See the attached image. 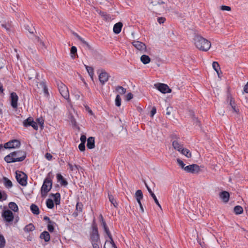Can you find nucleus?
Listing matches in <instances>:
<instances>
[{
	"instance_id": "obj_8",
	"label": "nucleus",
	"mask_w": 248,
	"mask_h": 248,
	"mask_svg": "<svg viewBox=\"0 0 248 248\" xmlns=\"http://www.w3.org/2000/svg\"><path fill=\"white\" fill-rule=\"evenodd\" d=\"M227 101L228 103H229V105L232 108V112L235 113L237 114H239V109L237 107L234 98H232L231 95H228L227 97Z\"/></svg>"
},
{
	"instance_id": "obj_64",
	"label": "nucleus",
	"mask_w": 248,
	"mask_h": 248,
	"mask_svg": "<svg viewBox=\"0 0 248 248\" xmlns=\"http://www.w3.org/2000/svg\"><path fill=\"white\" fill-rule=\"evenodd\" d=\"M109 238V239H110V240H111V241L112 242V245H112V247L113 248H117V247H116V245H115V244L114 243V241H113V240L112 237H111Z\"/></svg>"
},
{
	"instance_id": "obj_33",
	"label": "nucleus",
	"mask_w": 248,
	"mask_h": 248,
	"mask_svg": "<svg viewBox=\"0 0 248 248\" xmlns=\"http://www.w3.org/2000/svg\"><path fill=\"white\" fill-rule=\"evenodd\" d=\"M46 206L49 209H52L54 207V202L52 200L48 199L46 202Z\"/></svg>"
},
{
	"instance_id": "obj_54",
	"label": "nucleus",
	"mask_w": 248,
	"mask_h": 248,
	"mask_svg": "<svg viewBox=\"0 0 248 248\" xmlns=\"http://www.w3.org/2000/svg\"><path fill=\"white\" fill-rule=\"evenodd\" d=\"M133 95L132 93H127L126 95V100L127 101L130 100L132 98H133Z\"/></svg>"
},
{
	"instance_id": "obj_16",
	"label": "nucleus",
	"mask_w": 248,
	"mask_h": 248,
	"mask_svg": "<svg viewBox=\"0 0 248 248\" xmlns=\"http://www.w3.org/2000/svg\"><path fill=\"white\" fill-rule=\"evenodd\" d=\"M219 198L225 203L229 200L230 194L228 192L224 191L219 193Z\"/></svg>"
},
{
	"instance_id": "obj_36",
	"label": "nucleus",
	"mask_w": 248,
	"mask_h": 248,
	"mask_svg": "<svg viewBox=\"0 0 248 248\" xmlns=\"http://www.w3.org/2000/svg\"><path fill=\"white\" fill-rule=\"evenodd\" d=\"M136 199H142L143 194L141 190H138L135 193Z\"/></svg>"
},
{
	"instance_id": "obj_26",
	"label": "nucleus",
	"mask_w": 248,
	"mask_h": 248,
	"mask_svg": "<svg viewBox=\"0 0 248 248\" xmlns=\"http://www.w3.org/2000/svg\"><path fill=\"white\" fill-rule=\"evenodd\" d=\"M9 208L13 211L14 212H17L18 210V208L17 204L14 202H10L9 204Z\"/></svg>"
},
{
	"instance_id": "obj_43",
	"label": "nucleus",
	"mask_w": 248,
	"mask_h": 248,
	"mask_svg": "<svg viewBox=\"0 0 248 248\" xmlns=\"http://www.w3.org/2000/svg\"><path fill=\"white\" fill-rule=\"evenodd\" d=\"M77 51V47L76 46H72V47L71 48L70 53H71V57L73 59H74L75 58V55H74L75 53H76Z\"/></svg>"
},
{
	"instance_id": "obj_57",
	"label": "nucleus",
	"mask_w": 248,
	"mask_h": 248,
	"mask_svg": "<svg viewBox=\"0 0 248 248\" xmlns=\"http://www.w3.org/2000/svg\"><path fill=\"white\" fill-rule=\"evenodd\" d=\"M60 183L62 185L66 186L68 184L67 182L63 178L61 181Z\"/></svg>"
},
{
	"instance_id": "obj_53",
	"label": "nucleus",
	"mask_w": 248,
	"mask_h": 248,
	"mask_svg": "<svg viewBox=\"0 0 248 248\" xmlns=\"http://www.w3.org/2000/svg\"><path fill=\"white\" fill-rule=\"evenodd\" d=\"M156 112V108L155 107H154L152 108V110L151 111V116L152 117H153L154 115L155 114Z\"/></svg>"
},
{
	"instance_id": "obj_15",
	"label": "nucleus",
	"mask_w": 248,
	"mask_h": 248,
	"mask_svg": "<svg viewBox=\"0 0 248 248\" xmlns=\"http://www.w3.org/2000/svg\"><path fill=\"white\" fill-rule=\"evenodd\" d=\"M108 74L105 71H102L101 73L99 74V79L100 82L102 84H104L108 80Z\"/></svg>"
},
{
	"instance_id": "obj_49",
	"label": "nucleus",
	"mask_w": 248,
	"mask_h": 248,
	"mask_svg": "<svg viewBox=\"0 0 248 248\" xmlns=\"http://www.w3.org/2000/svg\"><path fill=\"white\" fill-rule=\"evenodd\" d=\"M78 148L81 151H84L85 150V143H80L78 145Z\"/></svg>"
},
{
	"instance_id": "obj_23",
	"label": "nucleus",
	"mask_w": 248,
	"mask_h": 248,
	"mask_svg": "<svg viewBox=\"0 0 248 248\" xmlns=\"http://www.w3.org/2000/svg\"><path fill=\"white\" fill-rule=\"evenodd\" d=\"M140 61L143 64H146L150 62L151 59L148 55H143L140 57Z\"/></svg>"
},
{
	"instance_id": "obj_30",
	"label": "nucleus",
	"mask_w": 248,
	"mask_h": 248,
	"mask_svg": "<svg viewBox=\"0 0 248 248\" xmlns=\"http://www.w3.org/2000/svg\"><path fill=\"white\" fill-rule=\"evenodd\" d=\"M38 86H39V88H41L42 89V90L45 93H48L46 86L44 82H43V81L40 82L39 83Z\"/></svg>"
},
{
	"instance_id": "obj_31",
	"label": "nucleus",
	"mask_w": 248,
	"mask_h": 248,
	"mask_svg": "<svg viewBox=\"0 0 248 248\" xmlns=\"http://www.w3.org/2000/svg\"><path fill=\"white\" fill-rule=\"evenodd\" d=\"M108 199H109V201L113 205V206L115 207H117V206L118 205V203L117 202L115 199L114 198V197L112 195L109 194V193H108Z\"/></svg>"
},
{
	"instance_id": "obj_6",
	"label": "nucleus",
	"mask_w": 248,
	"mask_h": 248,
	"mask_svg": "<svg viewBox=\"0 0 248 248\" xmlns=\"http://www.w3.org/2000/svg\"><path fill=\"white\" fill-rule=\"evenodd\" d=\"M16 179L17 181L22 186H26L27 184V175L23 172L22 171H17L16 172Z\"/></svg>"
},
{
	"instance_id": "obj_44",
	"label": "nucleus",
	"mask_w": 248,
	"mask_h": 248,
	"mask_svg": "<svg viewBox=\"0 0 248 248\" xmlns=\"http://www.w3.org/2000/svg\"><path fill=\"white\" fill-rule=\"evenodd\" d=\"M177 162L178 164L179 165V166L181 167V168H182L183 169H184L185 170V168L186 167H185V164H184L183 161L182 160H181L180 159L177 158Z\"/></svg>"
},
{
	"instance_id": "obj_37",
	"label": "nucleus",
	"mask_w": 248,
	"mask_h": 248,
	"mask_svg": "<svg viewBox=\"0 0 248 248\" xmlns=\"http://www.w3.org/2000/svg\"><path fill=\"white\" fill-rule=\"evenodd\" d=\"M5 240L2 235H0V248H3L5 246Z\"/></svg>"
},
{
	"instance_id": "obj_14",
	"label": "nucleus",
	"mask_w": 248,
	"mask_h": 248,
	"mask_svg": "<svg viewBox=\"0 0 248 248\" xmlns=\"http://www.w3.org/2000/svg\"><path fill=\"white\" fill-rule=\"evenodd\" d=\"M10 100L11 105L14 108H17V101L18 100V96L17 94L15 92H12L10 93Z\"/></svg>"
},
{
	"instance_id": "obj_4",
	"label": "nucleus",
	"mask_w": 248,
	"mask_h": 248,
	"mask_svg": "<svg viewBox=\"0 0 248 248\" xmlns=\"http://www.w3.org/2000/svg\"><path fill=\"white\" fill-rule=\"evenodd\" d=\"M90 240L91 243L100 242L98 228L94 222L92 225V232L90 235Z\"/></svg>"
},
{
	"instance_id": "obj_59",
	"label": "nucleus",
	"mask_w": 248,
	"mask_h": 248,
	"mask_svg": "<svg viewBox=\"0 0 248 248\" xmlns=\"http://www.w3.org/2000/svg\"><path fill=\"white\" fill-rule=\"evenodd\" d=\"M157 21L160 24L163 23L165 21V18L163 17H159L158 18Z\"/></svg>"
},
{
	"instance_id": "obj_55",
	"label": "nucleus",
	"mask_w": 248,
	"mask_h": 248,
	"mask_svg": "<svg viewBox=\"0 0 248 248\" xmlns=\"http://www.w3.org/2000/svg\"><path fill=\"white\" fill-rule=\"evenodd\" d=\"M93 248H100L99 244L100 242H93L91 243Z\"/></svg>"
},
{
	"instance_id": "obj_5",
	"label": "nucleus",
	"mask_w": 248,
	"mask_h": 248,
	"mask_svg": "<svg viewBox=\"0 0 248 248\" xmlns=\"http://www.w3.org/2000/svg\"><path fill=\"white\" fill-rule=\"evenodd\" d=\"M58 88L62 96L66 100H69V93L67 87L62 82L57 84Z\"/></svg>"
},
{
	"instance_id": "obj_42",
	"label": "nucleus",
	"mask_w": 248,
	"mask_h": 248,
	"mask_svg": "<svg viewBox=\"0 0 248 248\" xmlns=\"http://www.w3.org/2000/svg\"><path fill=\"white\" fill-rule=\"evenodd\" d=\"M121 104V99L120 97V96L118 94L116 95V98H115V105L117 107H120Z\"/></svg>"
},
{
	"instance_id": "obj_22",
	"label": "nucleus",
	"mask_w": 248,
	"mask_h": 248,
	"mask_svg": "<svg viewBox=\"0 0 248 248\" xmlns=\"http://www.w3.org/2000/svg\"><path fill=\"white\" fill-rule=\"evenodd\" d=\"M172 146L175 149L177 150L179 152H180L183 149L182 145L180 144L177 140H174L173 141Z\"/></svg>"
},
{
	"instance_id": "obj_24",
	"label": "nucleus",
	"mask_w": 248,
	"mask_h": 248,
	"mask_svg": "<svg viewBox=\"0 0 248 248\" xmlns=\"http://www.w3.org/2000/svg\"><path fill=\"white\" fill-rule=\"evenodd\" d=\"M3 182L5 187L7 188H11L13 186L11 180L7 178L4 177L3 178Z\"/></svg>"
},
{
	"instance_id": "obj_11",
	"label": "nucleus",
	"mask_w": 248,
	"mask_h": 248,
	"mask_svg": "<svg viewBox=\"0 0 248 248\" xmlns=\"http://www.w3.org/2000/svg\"><path fill=\"white\" fill-rule=\"evenodd\" d=\"M185 170L188 173H196L200 171L199 166L195 164L186 166Z\"/></svg>"
},
{
	"instance_id": "obj_62",
	"label": "nucleus",
	"mask_w": 248,
	"mask_h": 248,
	"mask_svg": "<svg viewBox=\"0 0 248 248\" xmlns=\"http://www.w3.org/2000/svg\"><path fill=\"white\" fill-rule=\"evenodd\" d=\"M244 91L246 93H248V82H247V83L245 85L244 87Z\"/></svg>"
},
{
	"instance_id": "obj_10",
	"label": "nucleus",
	"mask_w": 248,
	"mask_h": 248,
	"mask_svg": "<svg viewBox=\"0 0 248 248\" xmlns=\"http://www.w3.org/2000/svg\"><path fill=\"white\" fill-rule=\"evenodd\" d=\"M23 125L25 127H28L31 126L34 129L37 130L38 129V125L36 122L33 121L32 117H29L25 120L23 122Z\"/></svg>"
},
{
	"instance_id": "obj_39",
	"label": "nucleus",
	"mask_w": 248,
	"mask_h": 248,
	"mask_svg": "<svg viewBox=\"0 0 248 248\" xmlns=\"http://www.w3.org/2000/svg\"><path fill=\"white\" fill-rule=\"evenodd\" d=\"M68 165L69 166V169H70V170L71 171L78 170L79 167H80L78 165H73L72 164H71L70 163H68Z\"/></svg>"
},
{
	"instance_id": "obj_12",
	"label": "nucleus",
	"mask_w": 248,
	"mask_h": 248,
	"mask_svg": "<svg viewBox=\"0 0 248 248\" xmlns=\"http://www.w3.org/2000/svg\"><path fill=\"white\" fill-rule=\"evenodd\" d=\"M156 89H157L160 92L163 93H170L171 91L169 86L165 84L158 83L155 85Z\"/></svg>"
},
{
	"instance_id": "obj_13",
	"label": "nucleus",
	"mask_w": 248,
	"mask_h": 248,
	"mask_svg": "<svg viewBox=\"0 0 248 248\" xmlns=\"http://www.w3.org/2000/svg\"><path fill=\"white\" fill-rule=\"evenodd\" d=\"M132 45L138 50L145 52L146 51V46L143 43L139 41H134L132 42Z\"/></svg>"
},
{
	"instance_id": "obj_3",
	"label": "nucleus",
	"mask_w": 248,
	"mask_h": 248,
	"mask_svg": "<svg viewBox=\"0 0 248 248\" xmlns=\"http://www.w3.org/2000/svg\"><path fill=\"white\" fill-rule=\"evenodd\" d=\"M51 173V172L48 173L41 187V194L43 197L46 196L52 187V182L50 177Z\"/></svg>"
},
{
	"instance_id": "obj_32",
	"label": "nucleus",
	"mask_w": 248,
	"mask_h": 248,
	"mask_svg": "<svg viewBox=\"0 0 248 248\" xmlns=\"http://www.w3.org/2000/svg\"><path fill=\"white\" fill-rule=\"evenodd\" d=\"M116 91L121 94H124L126 93V89L120 86H118L116 87Z\"/></svg>"
},
{
	"instance_id": "obj_29",
	"label": "nucleus",
	"mask_w": 248,
	"mask_h": 248,
	"mask_svg": "<svg viewBox=\"0 0 248 248\" xmlns=\"http://www.w3.org/2000/svg\"><path fill=\"white\" fill-rule=\"evenodd\" d=\"M85 66L89 76H90L92 79L93 80V76L94 74L93 68L92 67L86 65H85Z\"/></svg>"
},
{
	"instance_id": "obj_47",
	"label": "nucleus",
	"mask_w": 248,
	"mask_h": 248,
	"mask_svg": "<svg viewBox=\"0 0 248 248\" xmlns=\"http://www.w3.org/2000/svg\"><path fill=\"white\" fill-rule=\"evenodd\" d=\"M100 219H101V224H102V225L103 228H105V227H107V224L106 223L105 221L103 219V216H102V215H100Z\"/></svg>"
},
{
	"instance_id": "obj_34",
	"label": "nucleus",
	"mask_w": 248,
	"mask_h": 248,
	"mask_svg": "<svg viewBox=\"0 0 248 248\" xmlns=\"http://www.w3.org/2000/svg\"><path fill=\"white\" fill-rule=\"evenodd\" d=\"M212 66L214 70L217 72V74L219 75V71H220V68L218 62H214L212 63Z\"/></svg>"
},
{
	"instance_id": "obj_58",
	"label": "nucleus",
	"mask_w": 248,
	"mask_h": 248,
	"mask_svg": "<svg viewBox=\"0 0 248 248\" xmlns=\"http://www.w3.org/2000/svg\"><path fill=\"white\" fill-rule=\"evenodd\" d=\"M57 178L58 181L60 182V181L62 179H63V177L61 174L58 173L57 174Z\"/></svg>"
},
{
	"instance_id": "obj_7",
	"label": "nucleus",
	"mask_w": 248,
	"mask_h": 248,
	"mask_svg": "<svg viewBox=\"0 0 248 248\" xmlns=\"http://www.w3.org/2000/svg\"><path fill=\"white\" fill-rule=\"evenodd\" d=\"M1 216L3 219L7 222H10L13 221L14 216L13 212L8 209L3 210Z\"/></svg>"
},
{
	"instance_id": "obj_45",
	"label": "nucleus",
	"mask_w": 248,
	"mask_h": 248,
	"mask_svg": "<svg viewBox=\"0 0 248 248\" xmlns=\"http://www.w3.org/2000/svg\"><path fill=\"white\" fill-rule=\"evenodd\" d=\"M37 122L38 124L40 125L41 127V128H43V124H44V120L42 118H38L37 119Z\"/></svg>"
},
{
	"instance_id": "obj_60",
	"label": "nucleus",
	"mask_w": 248,
	"mask_h": 248,
	"mask_svg": "<svg viewBox=\"0 0 248 248\" xmlns=\"http://www.w3.org/2000/svg\"><path fill=\"white\" fill-rule=\"evenodd\" d=\"M193 121H194V123L196 124V125H198L199 126H200V121L198 120L197 118L194 117Z\"/></svg>"
},
{
	"instance_id": "obj_28",
	"label": "nucleus",
	"mask_w": 248,
	"mask_h": 248,
	"mask_svg": "<svg viewBox=\"0 0 248 248\" xmlns=\"http://www.w3.org/2000/svg\"><path fill=\"white\" fill-rule=\"evenodd\" d=\"M34 225L32 223H30L25 227L24 230L25 232H30L34 231Z\"/></svg>"
},
{
	"instance_id": "obj_27",
	"label": "nucleus",
	"mask_w": 248,
	"mask_h": 248,
	"mask_svg": "<svg viewBox=\"0 0 248 248\" xmlns=\"http://www.w3.org/2000/svg\"><path fill=\"white\" fill-rule=\"evenodd\" d=\"M233 211L236 215H240L243 213V209L240 205L235 206L234 207Z\"/></svg>"
},
{
	"instance_id": "obj_25",
	"label": "nucleus",
	"mask_w": 248,
	"mask_h": 248,
	"mask_svg": "<svg viewBox=\"0 0 248 248\" xmlns=\"http://www.w3.org/2000/svg\"><path fill=\"white\" fill-rule=\"evenodd\" d=\"M30 209L32 213L34 215H37L40 213L38 207L34 204H32L31 205Z\"/></svg>"
},
{
	"instance_id": "obj_46",
	"label": "nucleus",
	"mask_w": 248,
	"mask_h": 248,
	"mask_svg": "<svg viewBox=\"0 0 248 248\" xmlns=\"http://www.w3.org/2000/svg\"><path fill=\"white\" fill-rule=\"evenodd\" d=\"M220 9L223 11H230L231 10V8L228 6L223 5L221 6Z\"/></svg>"
},
{
	"instance_id": "obj_1",
	"label": "nucleus",
	"mask_w": 248,
	"mask_h": 248,
	"mask_svg": "<svg viewBox=\"0 0 248 248\" xmlns=\"http://www.w3.org/2000/svg\"><path fill=\"white\" fill-rule=\"evenodd\" d=\"M193 41L196 47L201 51H207L211 46V43L209 40L200 35H195Z\"/></svg>"
},
{
	"instance_id": "obj_52",
	"label": "nucleus",
	"mask_w": 248,
	"mask_h": 248,
	"mask_svg": "<svg viewBox=\"0 0 248 248\" xmlns=\"http://www.w3.org/2000/svg\"><path fill=\"white\" fill-rule=\"evenodd\" d=\"M151 3L153 4V5L157 6L158 8L161 6V5L162 4H164L165 3V2L162 1H158L157 2V4H156V3H154L153 2H152Z\"/></svg>"
},
{
	"instance_id": "obj_56",
	"label": "nucleus",
	"mask_w": 248,
	"mask_h": 248,
	"mask_svg": "<svg viewBox=\"0 0 248 248\" xmlns=\"http://www.w3.org/2000/svg\"><path fill=\"white\" fill-rule=\"evenodd\" d=\"M46 157L48 160H50L52 158V155L50 153H46L45 155Z\"/></svg>"
},
{
	"instance_id": "obj_63",
	"label": "nucleus",
	"mask_w": 248,
	"mask_h": 248,
	"mask_svg": "<svg viewBox=\"0 0 248 248\" xmlns=\"http://www.w3.org/2000/svg\"><path fill=\"white\" fill-rule=\"evenodd\" d=\"M152 197L153 198L155 203V202H157L158 201L156 197L155 196V194L154 193H152V195H151Z\"/></svg>"
},
{
	"instance_id": "obj_9",
	"label": "nucleus",
	"mask_w": 248,
	"mask_h": 248,
	"mask_svg": "<svg viewBox=\"0 0 248 248\" xmlns=\"http://www.w3.org/2000/svg\"><path fill=\"white\" fill-rule=\"evenodd\" d=\"M20 145V142L18 140H14L5 143L3 147L5 149H11L18 148Z\"/></svg>"
},
{
	"instance_id": "obj_41",
	"label": "nucleus",
	"mask_w": 248,
	"mask_h": 248,
	"mask_svg": "<svg viewBox=\"0 0 248 248\" xmlns=\"http://www.w3.org/2000/svg\"><path fill=\"white\" fill-rule=\"evenodd\" d=\"M54 223V222L50 221V223H48V224L47 225V230L49 231V232H53L54 230V228L53 227Z\"/></svg>"
},
{
	"instance_id": "obj_21",
	"label": "nucleus",
	"mask_w": 248,
	"mask_h": 248,
	"mask_svg": "<svg viewBox=\"0 0 248 248\" xmlns=\"http://www.w3.org/2000/svg\"><path fill=\"white\" fill-rule=\"evenodd\" d=\"M51 195L54 198V201L56 205H59L60 203L61 195L59 193L55 194H51Z\"/></svg>"
},
{
	"instance_id": "obj_48",
	"label": "nucleus",
	"mask_w": 248,
	"mask_h": 248,
	"mask_svg": "<svg viewBox=\"0 0 248 248\" xmlns=\"http://www.w3.org/2000/svg\"><path fill=\"white\" fill-rule=\"evenodd\" d=\"M104 230L109 238H110L112 237L111 234L108 227L104 228Z\"/></svg>"
},
{
	"instance_id": "obj_18",
	"label": "nucleus",
	"mask_w": 248,
	"mask_h": 248,
	"mask_svg": "<svg viewBox=\"0 0 248 248\" xmlns=\"http://www.w3.org/2000/svg\"><path fill=\"white\" fill-rule=\"evenodd\" d=\"M82 208H83V204L81 202H77L76 205V211L75 212L73 215L74 217H76L78 216V213H81L82 211Z\"/></svg>"
},
{
	"instance_id": "obj_61",
	"label": "nucleus",
	"mask_w": 248,
	"mask_h": 248,
	"mask_svg": "<svg viewBox=\"0 0 248 248\" xmlns=\"http://www.w3.org/2000/svg\"><path fill=\"white\" fill-rule=\"evenodd\" d=\"M145 186H146L148 192H149V193L150 194V195L151 196L152 194L154 193L152 192L151 189L149 187V186L147 185V184L146 183H145Z\"/></svg>"
},
{
	"instance_id": "obj_35",
	"label": "nucleus",
	"mask_w": 248,
	"mask_h": 248,
	"mask_svg": "<svg viewBox=\"0 0 248 248\" xmlns=\"http://www.w3.org/2000/svg\"><path fill=\"white\" fill-rule=\"evenodd\" d=\"M182 154L186 156L187 157L189 158L191 156V153L189 150L187 149H183L181 151Z\"/></svg>"
},
{
	"instance_id": "obj_2",
	"label": "nucleus",
	"mask_w": 248,
	"mask_h": 248,
	"mask_svg": "<svg viewBox=\"0 0 248 248\" xmlns=\"http://www.w3.org/2000/svg\"><path fill=\"white\" fill-rule=\"evenodd\" d=\"M26 157V153L23 151H16L10 153L4 157V160L8 163L21 162L23 161Z\"/></svg>"
},
{
	"instance_id": "obj_17",
	"label": "nucleus",
	"mask_w": 248,
	"mask_h": 248,
	"mask_svg": "<svg viewBox=\"0 0 248 248\" xmlns=\"http://www.w3.org/2000/svg\"><path fill=\"white\" fill-rule=\"evenodd\" d=\"M123 27V23L121 22H119L114 24L113 28V31L115 34H119L122 30Z\"/></svg>"
},
{
	"instance_id": "obj_19",
	"label": "nucleus",
	"mask_w": 248,
	"mask_h": 248,
	"mask_svg": "<svg viewBox=\"0 0 248 248\" xmlns=\"http://www.w3.org/2000/svg\"><path fill=\"white\" fill-rule=\"evenodd\" d=\"M87 147L89 149L94 148V138L93 137H89L87 140Z\"/></svg>"
},
{
	"instance_id": "obj_51",
	"label": "nucleus",
	"mask_w": 248,
	"mask_h": 248,
	"mask_svg": "<svg viewBox=\"0 0 248 248\" xmlns=\"http://www.w3.org/2000/svg\"><path fill=\"white\" fill-rule=\"evenodd\" d=\"M38 42L39 43V44L42 48L43 47H46L45 43L44 42H43L41 40L39 39V38L37 39Z\"/></svg>"
},
{
	"instance_id": "obj_20",
	"label": "nucleus",
	"mask_w": 248,
	"mask_h": 248,
	"mask_svg": "<svg viewBox=\"0 0 248 248\" xmlns=\"http://www.w3.org/2000/svg\"><path fill=\"white\" fill-rule=\"evenodd\" d=\"M40 238L41 239H44L45 242H47L50 239V236L48 232L44 231L41 233Z\"/></svg>"
},
{
	"instance_id": "obj_40",
	"label": "nucleus",
	"mask_w": 248,
	"mask_h": 248,
	"mask_svg": "<svg viewBox=\"0 0 248 248\" xmlns=\"http://www.w3.org/2000/svg\"><path fill=\"white\" fill-rule=\"evenodd\" d=\"M7 198V195L4 191L1 192L0 190V201L6 200Z\"/></svg>"
},
{
	"instance_id": "obj_38",
	"label": "nucleus",
	"mask_w": 248,
	"mask_h": 248,
	"mask_svg": "<svg viewBox=\"0 0 248 248\" xmlns=\"http://www.w3.org/2000/svg\"><path fill=\"white\" fill-rule=\"evenodd\" d=\"M75 35L82 44H84L87 46H89V44H88V43L82 37H81L79 35H78L77 33H75Z\"/></svg>"
},
{
	"instance_id": "obj_50",
	"label": "nucleus",
	"mask_w": 248,
	"mask_h": 248,
	"mask_svg": "<svg viewBox=\"0 0 248 248\" xmlns=\"http://www.w3.org/2000/svg\"><path fill=\"white\" fill-rule=\"evenodd\" d=\"M81 143H85L86 141V137L85 135H82L80 138Z\"/></svg>"
}]
</instances>
